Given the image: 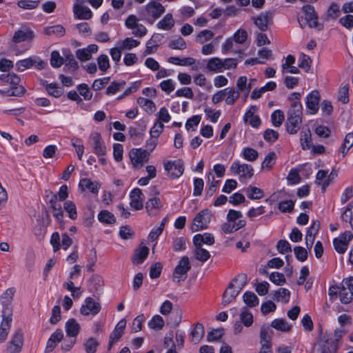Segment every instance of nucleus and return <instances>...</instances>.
Here are the masks:
<instances>
[{
  "label": "nucleus",
  "mask_w": 353,
  "mask_h": 353,
  "mask_svg": "<svg viewBox=\"0 0 353 353\" xmlns=\"http://www.w3.org/2000/svg\"><path fill=\"white\" fill-rule=\"evenodd\" d=\"M137 103L149 114H152L156 110V105L154 103L146 98L139 97L137 99Z\"/></svg>",
  "instance_id": "nucleus-42"
},
{
  "label": "nucleus",
  "mask_w": 353,
  "mask_h": 353,
  "mask_svg": "<svg viewBox=\"0 0 353 353\" xmlns=\"http://www.w3.org/2000/svg\"><path fill=\"white\" fill-rule=\"evenodd\" d=\"M222 59L219 57H213L210 59L206 64V69L212 72H221L222 68Z\"/></svg>",
  "instance_id": "nucleus-36"
},
{
  "label": "nucleus",
  "mask_w": 353,
  "mask_h": 353,
  "mask_svg": "<svg viewBox=\"0 0 353 353\" xmlns=\"http://www.w3.org/2000/svg\"><path fill=\"white\" fill-rule=\"evenodd\" d=\"M165 11L161 3L153 1L148 3L142 11V15L148 22L152 23L159 19Z\"/></svg>",
  "instance_id": "nucleus-4"
},
{
  "label": "nucleus",
  "mask_w": 353,
  "mask_h": 353,
  "mask_svg": "<svg viewBox=\"0 0 353 353\" xmlns=\"http://www.w3.org/2000/svg\"><path fill=\"white\" fill-rule=\"evenodd\" d=\"M303 108L300 102H293L291 103L290 108L288 111V118H300L302 119Z\"/></svg>",
  "instance_id": "nucleus-41"
},
{
  "label": "nucleus",
  "mask_w": 353,
  "mask_h": 353,
  "mask_svg": "<svg viewBox=\"0 0 353 353\" xmlns=\"http://www.w3.org/2000/svg\"><path fill=\"white\" fill-rule=\"evenodd\" d=\"M302 123V119L300 118H291L287 119L286 128L288 133L291 134H296L299 130Z\"/></svg>",
  "instance_id": "nucleus-33"
},
{
  "label": "nucleus",
  "mask_w": 353,
  "mask_h": 353,
  "mask_svg": "<svg viewBox=\"0 0 353 353\" xmlns=\"http://www.w3.org/2000/svg\"><path fill=\"white\" fill-rule=\"evenodd\" d=\"M52 199L59 201H65L66 199L68 197V188L66 185H63L60 187L59 191L56 194H53L51 192Z\"/></svg>",
  "instance_id": "nucleus-58"
},
{
  "label": "nucleus",
  "mask_w": 353,
  "mask_h": 353,
  "mask_svg": "<svg viewBox=\"0 0 353 353\" xmlns=\"http://www.w3.org/2000/svg\"><path fill=\"white\" fill-rule=\"evenodd\" d=\"M130 206L136 210H141L143 208L144 196L141 190L139 188L134 189L130 194Z\"/></svg>",
  "instance_id": "nucleus-22"
},
{
  "label": "nucleus",
  "mask_w": 353,
  "mask_h": 353,
  "mask_svg": "<svg viewBox=\"0 0 353 353\" xmlns=\"http://www.w3.org/2000/svg\"><path fill=\"white\" fill-rule=\"evenodd\" d=\"M194 254L196 260L205 262L210 259V254L207 250L203 248L201 245H194Z\"/></svg>",
  "instance_id": "nucleus-45"
},
{
  "label": "nucleus",
  "mask_w": 353,
  "mask_h": 353,
  "mask_svg": "<svg viewBox=\"0 0 353 353\" xmlns=\"http://www.w3.org/2000/svg\"><path fill=\"white\" fill-rule=\"evenodd\" d=\"M90 290L95 294H99L103 286V279L102 276L98 274H94L91 276Z\"/></svg>",
  "instance_id": "nucleus-31"
},
{
  "label": "nucleus",
  "mask_w": 353,
  "mask_h": 353,
  "mask_svg": "<svg viewBox=\"0 0 353 353\" xmlns=\"http://www.w3.org/2000/svg\"><path fill=\"white\" fill-rule=\"evenodd\" d=\"M174 20L172 14H166L164 17L157 23V27L159 29L164 30H170L174 26Z\"/></svg>",
  "instance_id": "nucleus-38"
},
{
  "label": "nucleus",
  "mask_w": 353,
  "mask_h": 353,
  "mask_svg": "<svg viewBox=\"0 0 353 353\" xmlns=\"http://www.w3.org/2000/svg\"><path fill=\"white\" fill-rule=\"evenodd\" d=\"M214 34L210 30H204L198 33L196 37V41L199 43L203 44L211 40Z\"/></svg>",
  "instance_id": "nucleus-57"
},
{
  "label": "nucleus",
  "mask_w": 353,
  "mask_h": 353,
  "mask_svg": "<svg viewBox=\"0 0 353 353\" xmlns=\"http://www.w3.org/2000/svg\"><path fill=\"white\" fill-rule=\"evenodd\" d=\"M139 44L140 41L134 39L132 37H128L118 43V46H120L121 49H122L123 50H130L134 48L137 47Z\"/></svg>",
  "instance_id": "nucleus-52"
},
{
  "label": "nucleus",
  "mask_w": 353,
  "mask_h": 353,
  "mask_svg": "<svg viewBox=\"0 0 353 353\" xmlns=\"http://www.w3.org/2000/svg\"><path fill=\"white\" fill-rule=\"evenodd\" d=\"M165 322L163 319L159 314L154 315L152 319L148 322L150 328L154 330H160L164 326Z\"/></svg>",
  "instance_id": "nucleus-55"
},
{
  "label": "nucleus",
  "mask_w": 353,
  "mask_h": 353,
  "mask_svg": "<svg viewBox=\"0 0 353 353\" xmlns=\"http://www.w3.org/2000/svg\"><path fill=\"white\" fill-rule=\"evenodd\" d=\"M43 32L47 36L63 37L65 34V29L61 25H55L44 28Z\"/></svg>",
  "instance_id": "nucleus-40"
},
{
  "label": "nucleus",
  "mask_w": 353,
  "mask_h": 353,
  "mask_svg": "<svg viewBox=\"0 0 353 353\" xmlns=\"http://www.w3.org/2000/svg\"><path fill=\"white\" fill-rule=\"evenodd\" d=\"M75 17L79 19H89L92 16V12L88 7L83 6L81 3H75L73 8Z\"/></svg>",
  "instance_id": "nucleus-27"
},
{
  "label": "nucleus",
  "mask_w": 353,
  "mask_h": 353,
  "mask_svg": "<svg viewBox=\"0 0 353 353\" xmlns=\"http://www.w3.org/2000/svg\"><path fill=\"white\" fill-rule=\"evenodd\" d=\"M44 62L41 60H39V59H34L32 57L25 59L23 60H20L17 62L16 66L17 68V70L20 72L25 71L27 69L30 68L34 65L36 68L38 69H42L44 67Z\"/></svg>",
  "instance_id": "nucleus-20"
},
{
  "label": "nucleus",
  "mask_w": 353,
  "mask_h": 353,
  "mask_svg": "<svg viewBox=\"0 0 353 353\" xmlns=\"http://www.w3.org/2000/svg\"><path fill=\"white\" fill-rule=\"evenodd\" d=\"M240 322L242 323L245 327H249L253 323L252 314L245 307L243 308L240 315Z\"/></svg>",
  "instance_id": "nucleus-46"
},
{
  "label": "nucleus",
  "mask_w": 353,
  "mask_h": 353,
  "mask_svg": "<svg viewBox=\"0 0 353 353\" xmlns=\"http://www.w3.org/2000/svg\"><path fill=\"white\" fill-rule=\"evenodd\" d=\"M214 243V238L210 233L198 234L193 238V243L194 245H201L206 244L211 245Z\"/></svg>",
  "instance_id": "nucleus-30"
},
{
  "label": "nucleus",
  "mask_w": 353,
  "mask_h": 353,
  "mask_svg": "<svg viewBox=\"0 0 353 353\" xmlns=\"http://www.w3.org/2000/svg\"><path fill=\"white\" fill-rule=\"evenodd\" d=\"M126 325L125 319L121 320L115 326L114 330L110 335L108 349L110 350L112 345L117 343L123 336Z\"/></svg>",
  "instance_id": "nucleus-19"
},
{
  "label": "nucleus",
  "mask_w": 353,
  "mask_h": 353,
  "mask_svg": "<svg viewBox=\"0 0 353 353\" xmlns=\"http://www.w3.org/2000/svg\"><path fill=\"white\" fill-rule=\"evenodd\" d=\"M101 309V306L99 302L95 301L91 297H87L80 308V313L84 316H95L100 312Z\"/></svg>",
  "instance_id": "nucleus-14"
},
{
  "label": "nucleus",
  "mask_w": 353,
  "mask_h": 353,
  "mask_svg": "<svg viewBox=\"0 0 353 353\" xmlns=\"http://www.w3.org/2000/svg\"><path fill=\"white\" fill-rule=\"evenodd\" d=\"M16 290L14 288L6 289L0 296L2 305L1 316H12V306L14 295Z\"/></svg>",
  "instance_id": "nucleus-7"
},
{
  "label": "nucleus",
  "mask_w": 353,
  "mask_h": 353,
  "mask_svg": "<svg viewBox=\"0 0 353 353\" xmlns=\"http://www.w3.org/2000/svg\"><path fill=\"white\" fill-rule=\"evenodd\" d=\"M248 32L245 30L239 29L231 38H232L239 45H241L245 43L248 39Z\"/></svg>",
  "instance_id": "nucleus-62"
},
{
  "label": "nucleus",
  "mask_w": 353,
  "mask_h": 353,
  "mask_svg": "<svg viewBox=\"0 0 353 353\" xmlns=\"http://www.w3.org/2000/svg\"><path fill=\"white\" fill-rule=\"evenodd\" d=\"M339 296L341 301L344 304H347L353 300V292L343 286V285H341L339 291Z\"/></svg>",
  "instance_id": "nucleus-54"
},
{
  "label": "nucleus",
  "mask_w": 353,
  "mask_h": 353,
  "mask_svg": "<svg viewBox=\"0 0 353 353\" xmlns=\"http://www.w3.org/2000/svg\"><path fill=\"white\" fill-rule=\"evenodd\" d=\"M149 253V249L148 247L143 245L140 246L136 250L132 261L134 264L142 263L143 261L146 259Z\"/></svg>",
  "instance_id": "nucleus-34"
},
{
  "label": "nucleus",
  "mask_w": 353,
  "mask_h": 353,
  "mask_svg": "<svg viewBox=\"0 0 353 353\" xmlns=\"http://www.w3.org/2000/svg\"><path fill=\"white\" fill-rule=\"evenodd\" d=\"M162 203L159 198L153 197L149 199L145 203V208L149 215L154 216L161 208Z\"/></svg>",
  "instance_id": "nucleus-32"
},
{
  "label": "nucleus",
  "mask_w": 353,
  "mask_h": 353,
  "mask_svg": "<svg viewBox=\"0 0 353 353\" xmlns=\"http://www.w3.org/2000/svg\"><path fill=\"white\" fill-rule=\"evenodd\" d=\"M67 337L76 338L80 331V325L74 319H70L65 323Z\"/></svg>",
  "instance_id": "nucleus-28"
},
{
  "label": "nucleus",
  "mask_w": 353,
  "mask_h": 353,
  "mask_svg": "<svg viewBox=\"0 0 353 353\" xmlns=\"http://www.w3.org/2000/svg\"><path fill=\"white\" fill-rule=\"evenodd\" d=\"M246 193L248 197L252 200L260 199L264 196V192L261 189L251 185L246 189Z\"/></svg>",
  "instance_id": "nucleus-51"
},
{
  "label": "nucleus",
  "mask_w": 353,
  "mask_h": 353,
  "mask_svg": "<svg viewBox=\"0 0 353 353\" xmlns=\"http://www.w3.org/2000/svg\"><path fill=\"white\" fill-rule=\"evenodd\" d=\"M210 219L211 214L208 210H203L199 212L192 221L191 230L192 232H198L206 229L210 222Z\"/></svg>",
  "instance_id": "nucleus-8"
},
{
  "label": "nucleus",
  "mask_w": 353,
  "mask_h": 353,
  "mask_svg": "<svg viewBox=\"0 0 353 353\" xmlns=\"http://www.w3.org/2000/svg\"><path fill=\"white\" fill-rule=\"evenodd\" d=\"M353 145V133H348L342 145V150L341 153L343 154V157H345L348 150L352 147Z\"/></svg>",
  "instance_id": "nucleus-63"
},
{
  "label": "nucleus",
  "mask_w": 353,
  "mask_h": 353,
  "mask_svg": "<svg viewBox=\"0 0 353 353\" xmlns=\"http://www.w3.org/2000/svg\"><path fill=\"white\" fill-rule=\"evenodd\" d=\"M243 301L249 307H254L259 304L258 297L251 292H246L243 294Z\"/></svg>",
  "instance_id": "nucleus-60"
},
{
  "label": "nucleus",
  "mask_w": 353,
  "mask_h": 353,
  "mask_svg": "<svg viewBox=\"0 0 353 353\" xmlns=\"http://www.w3.org/2000/svg\"><path fill=\"white\" fill-rule=\"evenodd\" d=\"M312 134L309 128L303 129L300 134V142L303 150H309L311 148Z\"/></svg>",
  "instance_id": "nucleus-37"
},
{
  "label": "nucleus",
  "mask_w": 353,
  "mask_h": 353,
  "mask_svg": "<svg viewBox=\"0 0 353 353\" xmlns=\"http://www.w3.org/2000/svg\"><path fill=\"white\" fill-rule=\"evenodd\" d=\"M139 19L134 14H130L125 21V25L132 30V34L137 37H143L147 34V28L139 23Z\"/></svg>",
  "instance_id": "nucleus-11"
},
{
  "label": "nucleus",
  "mask_w": 353,
  "mask_h": 353,
  "mask_svg": "<svg viewBox=\"0 0 353 353\" xmlns=\"http://www.w3.org/2000/svg\"><path fill=\"white\" fill-rule=\"evenodd\" d=\"M221 52L223 54L229 53L241 54L243 50L239 48V45L232 38L230 37L222 43Z\"/></svg>",
  "instance_id": "nucleus-24"
},
{
  "label": "nucleus",
  "mask_w": 353,
  "mask_h": 353,
  "mask_svg": "<svg viewBox=\"0 0 353 353\" xmlns=\"http://www.w3.org/2000/svg\"><path fill=\"white\" fill-rule=\"evenodd\" d=\"M92 141L94 153L98 157H103L106 154L107 150L105 143L99 132H93L90 135Z\"/></svg>",
  "instance_id": "nucleus-18"
},
{
  "label": "nucleus",
  "mask_w": 353,
  "mask_h": 353,
  "mask_svg": "<svg viewBox=\"0 0 353 353\" xmlns=\"http://www.w3.org/2000/svg\"><path fill=\"white\" fill-rule=\"evenodd\" d=\"M98 219L105 224H113L116 221L114 214L108 210H101L98 214Z\"/></svg>",
  "instance_id": "nucleus-49"
},
{
  "label": "nucleus",
  "mask_w": 353,
  "mask_h": 353,
  "mask_svg": "<svg viewBox=\"0 0 353 353\" xmlns=\"http://www.w3.org/2000/svg\"><path fill=\"white\" fill-rule=\"evenodd\" d=\"M0 79L3 82L11 85L10 89L6 92L8 96L20 97L25 94L26 89L23 85H19L21 79L16 74L10 73L8 74H1L0 76Z\"/></svg>",
  "instance_id": "nucleus-3"
},
{
  "label": "nucleus",
  "mask_w": 353,
  "mask_h": 353,
  "mask_svg": "<svg viewBox=\"0 0 353 353\" xmlns=\"http://www.w3.org/2000/svg\"><path fill=\"white\" fill-rule=\"evenodd\" d=\"M320 228V223L318 221H314L312 225L308 229L305 235V244L308 249H311L314 243L315 236Z\"/></svg>",
  "instance_id": "nucleus-26"
},
{
  "label": "nucleus",
  "mask_w": 353,
  "mask_h": 353,
  "mask_svg": "<svg viewBox=\"0 0 353 353\" xmlns=\"http://www.w3.org/2000/svg\"><path fill=\"white\" fill-rule=\"evenodd\" d=\"M79 186L83 190H89L94 194H97L100 188V184L97 181H92L90 179H83L80 180Z\"/></svg>",
  "instance_id": "nucleus-35"
},
{
  "label": "nucleus",
  "mask_w": 353,
  "mask_h": 353,
  "mask_svg": "<svg viewBox=\"0 0 353 353\" xmlns=\"http://www.w3.org/2000/svg\"><path fill=\"white\" fill-rule=\"evenodd\" d=\"M268 327L263 325L261 328L260 332V343L261 346L264 345L271 347V336L269 335L268 332Z\"/></svg>",
  "instance_id": "nucleus-59"
},
{
  "label": "nucleus",
  "mask_w": 353,
  "mask_h": 353,
  "mask_svg": "<svg viewBox=\"0 0 353 353\" xmlns=\"http://www.w3.org/2000/svg\"><path fill=\"white\" fill-rule=\"evenodd\" d=\"M353 239V234L350 231H345L339 237L334 239L333 245L339 254H344L348 248L350 242Z\"/></svg>",
  "instance_id": "nucleus-12"
},
{
  "label": "nucleus",
  "mask_w": 353,
  "mask_h": 353,
  "mask_svg": "<svg viewBox=\"0 0 353 353\" xmlns=\"http://www.w3.org/2000/svg\"><path fill=\"white\" fill-rule=\"evenodd\" d=\"M191 269V264L189 258L183 256L179 260L173 272V281L180 282L185 281L187 278L188 271Z\"/></svg>",
  "instance_id": "nucleus-6"
},
{
  "label": "nucleus",
  "mask_w": 353,
  "mask_h": 353,
  "mask_svg": "<svg viewBox=\"0 0 353 353\" xmlns=\"http://www.w3.org/2000/svg\"><path fill=\"white\" fill-rule=\"evenodd\" d=\"M63 208L68 213L69 218L75 220L77 218V210L75 203L70 200L65 201L63 203Z\"/></svg>",
  "instance_id": "nucleus-47"
},
{
  "label": "nucleus",
  "mask_w": 353,
  "mask_h": 353,
  "mask_svg": "<svg viewBox=\"0 0 353 353\" xmlns=\"http://www.w3.org/2000/svg\"><path fill=\"white\" fill-rule=\"evenodd\" d=\"M2 321L0 324V343L7 339L12 322V316H1Z\"/></svg>",
  "instance_id": "nucleus-25"
},
{
  "label": "nucleus",
  "mask_w": 353,
  "mask_h": 353,
  "mask_svg": "<svg viewBox=\"0 0 353 353\" xmlns=\"http://www.w3.org/2000/svg\"><path fill=\"white\" fill-rule=\"evenodd\" d=\"M245 224L246 221L243 219L241 211L230 210L227 214L226 222L221 225V228L223 232L230 234L243 228Z\"/></svg>",
  "instance_id": "nucleus-1"
},
{
  "label": "nucleus",
  "mask_w": 353,
  "mask_h": 353,
  "mask_svg": "<svg viewBox=\"0 0 353 353\" xmlns=\"http://www.w3.org/2000/svg\"><path fill=\"white\" fill-rule=\"evenodd\" d=\"M129 156L135 168H141L149 160V152L141 148H134L130 150Z\"/></svg>",
  "instance_id": "nucleus-10"
},
{
  "label": "nucleus",
  "mask_w": 353,
  "mask_h": 353,
  "mask_svg": "<svg viewBox=\"0 0 353 353\" xmlns=\"http://www.w3.org/2000/svg\"><path fill=\"white\" fill-rule=\"evenodd\" d=\"M204 335V327L201 323H197L191 332V341L198 343Z\"/></svg>",
  "instance_id": "nucleus-44"
},
{
  "label": "nucleus",
  "mask_w": 353,
  "mask_h": 353,
  "mask_svg": "<svg viewBox=\"0 0 353 353\" xmlns=\"http://www.w3.org/2000/svg\"><path fill=\"white\" fill-rule=\"evenodd\" d=\"M246 283L247 276L245 274H239L233 279L223 293L222 304L225 306L231 303L242 290Z\"/></svg>",
  "instance_id": "nucleus-2"
},
{
  "label": "nucleus",
  "mask_w": 353,
  "mask_h": 353,
  "mask_svg": "<svg viewBox=\"0 0 353 353\" xmlns=\"http://www.w3.org/2000/svg\"><path fill=\"white\" fill-rule=\"evenodd\" d=\"M302 10L305 14L307 23L310 28L321 30L322 26L318 22V16L313 6L305 5L303 6Z\"/></svg>",
  "instance_id": "nucleus-15"
},
{
  "label": "nucleus",
  "mask_w": 353,
  "mask_h": 353,
  "mask_svg": "<svg viewBox=\"0 0 353 353\" xmlns=\"http://www.w3.org/2000/svg\"><path fill=\"white\" fill-rule=\"evenodd\" d=\"M165 170L173 177H179L183 173L184 168L180 161H168L164 164Z\"/></svg>",
  "instance_id": "nucleus-21"
},
{
  "label": "nucleus",
  "mask_w": 353,
  "mask_h": 353,
  "mask_svg": "<svg viewBox=\"0 0 353 353\" xmlns=\"http://www.w3.org/2000/svg\"><path fill=\"white\" fill-rule=\"evenodd\" d=\"M23 345V333L17 330L8 343L5 353H20Z\"/></svg>",
  "instance_id": "nucleus-9"
},
{
  "label": "nucleus",
  "mask_w": 353,
  "mask_h": 353,
  "mask_svg": "<svg viewBox=\"0 0 353 353\" xmlns=\"http://www.w3.org/2000/svg\"><path fill=\"white\" fill-rule=\"evenodd\" d=\"M225 90V103L228 105H232L239 98L240 93L234 88L224 89Z\"/></svg>",
  "instance_id": "nucleus-56"
},
{
  "label": "nucleus",
  "mask_w": 353,
  "mask_h": 353,
  "mask_svg": "<svg viewBox=\"0 0 353 353\" xmlns=\"http://www.w3.org/2000/svg\"><path fill=\"white\" fill-rule=\"evenodd\" d=\"M276 158L277 157L274 152H269L261 164V170L265 171L271 170L276 163Z\"/></svg>",
  "instance_id": "nucleus-39"
},
{
  "label": "nucleus",
  "mask_w": 353,
  "mask_h": 353,
  "mask_svg": "<svg viewBox=\"0 0 353 353\" xmlns=\"http://www.w3.org/2000/svg\"><path fill=\"white\" fill-rule=\"evenodd\" d=\"M320 94L318 91L314 90L307 97L306 105L310 114H315L319 108Z\"/></svg>",
  "instance_id": "nucleus-23"
},
{
  "label": "nucleus",
  "mask_w": 353,
  "mask_h": 353,
  "mask_svg": "<svg viewBox=\"0 0 353 353\" xmlns=\"http://www.w3.org/2000/svg\"><path fill=\"white\" fill-rule=\"evenodd\" d=\"M254 108H251L248 111L246 112L244 116V121L246 123H249L252 127L257 128L261 124L260 118L254 114Z\"/></svg>",
  "instance_id": "nucleus-43"
},
{
  "label": "nucleus",
  "mask_w": 353,
  "mask_h": 353,
  "mask_svg": "<svg viewBox=\"0 0 353 353\" xmlns=\"http://www.w3.org/2000/svg\"><path fill=\"white\" fill-rule=\"evenodd\" d=\"M340 7L339 6L332 2L327 9L326 14V20L336 19L340 15Z\"/></svg>",
  "instance_id": "nucleus-53"
},
{
  "label": "nucleus",
  "mask_w": 353,
  "mask_h": 353,
  "mask_svg": "<svg viewBox=\"0 0 353 353\" xmlns=\"http://www.w3.org/2000/svg\"><path fill=\"white\" fill-rule=\"evenodd\" d=\"M252 20L261 31L264 32L268 29L269 25L272 23V14L270 12H261L257 17H252Z\"/></svg>",
  "instance_id": "nucleus-16"
},
{
  "label": "nucleus",
  "mask_w": 353,
  "mask_h": 353,
  "mask_svg": "<svg viewBox=\"0 0 353 353\" xmlns=\"http://www.w3.org/2000/svg\"><path fill=\"white\" fill-rule=\"evenodd\" d=\"M34 37V32L27 26H22L16 30L12 37V41L18 43L23 41H32Z\"/></svg>",
  "instance_id": "nucleus-17"
},
{
  "label": "nucleus",
  "mask_w": 353,
  "mask_h": 353,
  "mask_svg": "<svg viewBox=\"0 0 353 353\" xmlns=\"http://www.w3.org/2000/svg\"><path fill=\"white\" fill-rule=\"evenodd\" d=\"M243 158L248 161H255L259 157V152L252 148H244L241 152Z\"/></svg>",
  "instance_id": "nucleus-48"
},
{
  "label": "nucleus",
  "mask_w": 353,
  "mask_h": 353,
  "mask_svg": "<svg viewBox=\"0 0 353 353\" xmlns=\"http://www.w3.org/2000/svg\"><path fill=\"white\" fill-rule=\"evenodd\" d=\"M99 345L98 341L94 338L88 339L84 343L86 353H95Z\"/></svg>",
  "instance_id": "nucleus-64"
},
{
  "label": "nucleus",
  "mask_w": 353,
  "mask_h": 353,
  "mask_svg": "<svg viewBox=\"0 0 353 353\" xmlns=\"http://www.w3.org/2000/svg\"><path fill=\"white\" fill-rule=\"evenodd\" d=\"M336 339H328L325 336L321 337L316 345L317 353H336L337 350Z\"/></svg>",
  "instance_id": "nucleus-13"
},
{
  "label": "nucleus",
  "mask_w": 353,
  "mask_h": 353,
  "mask_svg": "<svg viewBox=\"0 0 353 353\" xmlns=\"http://www.w3.org/2000/svg\"><path fill=\"white\" fill-rule=\"evenodd\" d=\"M271 326L281 332H289L292 329V325L285 320L281 319L274 320L271 323Z\"/></svg>",
  "instance_id": "nucleus-50"
},
{
  "label": "nucleus",
  "mask_w": 353,
  "mask_h": 353,
  "mask_svg": "<svg viewBox=\"0 0 353 353\" xmlns=\"http://www.w3.org/2000/svg\"><path fill=\"white\" fill-rule=\"evenodd\" d=\"M168 46L173 50H182L185 49L187 46L185 40L182 37H178L176 39H172L169 42Z\"/></svg>",
  "instance_id": "nucleus-61"
},
{
  "label": "nucleus",
  "mask_w": 353,
  "mask_h": 353,
  "mask_svg": "<svg viewBox=\"0 0 353 353\" xmlns=\"http://www.w3.org/2000/svg\"><path fill=\"white\" fill-rule=\"evenodd\" d=\"M230 171L232 174L239 175L240 181L250 179L254 175L253 167L247 163H241L239 161H235L231 164Z\"/></svg>",
  "instance_id": "nucleus-5"
},
{
  "label": "nucleus",
  "mask_w": 353,
  "mask_h": 353,
  "mask_svg": "<svg viewBox=\"0 0 353 353\" xmlns=\"http://www.w3.org/2000/svg\"><path fill=\"white\" fill-rule=\"evenodd\" d=\"M49 203L53 216L57 220L58 222H59L61 224H63V210L62 209L61 205L59 203L58 201L52 199L49 201Z\"/></svg>",
  "instance_id": "nucleus-29"
}]
</instances>
